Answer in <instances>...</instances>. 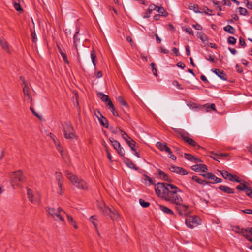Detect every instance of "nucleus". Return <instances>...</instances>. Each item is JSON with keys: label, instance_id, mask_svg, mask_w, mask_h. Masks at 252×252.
Masks as SVG:
<instances>
[{"label": "nucleus", "instance_id": "f257e3e1", "mask_svg": "<svg viewBox=\"0 0 252 252\" xmlns=\"http://www.w3.org/2000/svg\"><path fill=\"white\" fill-rule=\"evenodd\" d=\"M157 196L167 201L175 204L176 210L180 215L188 216L190 212L188 210V206L182 204L183 199L178 194L182 192L176 186L166 183H158L155 186Z\"/></svg>", "mask_w": 252, "mask_h": 252}, {"label": "nucleus", "instance_id": "f03ea898", "mask_svg": "<svg viewBox=\"0 0 252 252\" xmlns=\"http://www.w3.org/2000/svg\"><path fill=\"white\" fill-rule=\"evenodd\" d=\"M66 176L70 180L71 183L77 188L82 189H87V187L86 182L76 176L73 175L69 171H66Z\"/></svg>", "mask_w": 252, "mask_h": 252}, {"label": "nucleus", "instance_id": "7ed1b4c3", "mask_svg": "<svg viewBox=\"0 0 252 252\" xmlns=\"http://www.w3.org/2000/svg\"><path fill=\"white\" fill-rule=\"evenodd\" d=\"M174 130L176 133L180 136L184 141L187 142L189 145L193 146V147H197L198 148H200V146H199L195 141L189 137L190 134L184 130H179L177 129H174Z\"/></svg>", "mask_w": 252, "mask_h": 252}, {"label": "nucleus", "instance_id": "20e7f679", "mask_svg": "<svg viewBox=\"0 0 252 252\" xmlns=\"http://www.w3.org/2000/svg\"><path fill=\"white\" fill-rule=\"evenodd\" d=\"M10 183L14 189L15 186H18L19 183L24 181V177L21 170L12 172L9 175Z\"/></svg>", "mask_w": 252, "mask_h": 252}, {"label": "nucleus", "instance_id": "39448f33", "mask_svg": "<svg viewBox=\"0 0 252 252\" xmlns=\"http://www.w3.org/2000/svg\"><path fill=\"white\" fill-rule=\"evenodd\" d=\"M64 136L67 139H73L75 136V131L71 124L69 122H64L62 125Z\"/></svg>", "mask_w": 252, "mask_h": 252}, {"label": "nucleus", "instance_id": "423d86ee", "mask_svg": "<svg viewBox=\"0 0 252 252\" xmlns=\"http://www.w3.org/2000/svg\"><path fill=\"white\" fill-rule=\"evenodd\" d=\"M200 221V218L197 216H189L186 219V224L188 227L193 228L199 224Z\"/></svg>", "mask_w": 252, "mask_h": 252}, {"label": "nucleus", "instance_id": "0eeeda50", "mask_svg": "<svg viewBox=\"0 0 252 252\" xmlns=\"http://www.w3.org/2000/svg\"><path fill=\"white\" fill-rule=\"evenodd\" d=\"M46 210L55 220L58 221H62L63 222L64 221V219L62 214L58 213L55 209L50 207H46Z\"/></svg>", "mask_w": 252, "mask_h": 252}, {"label": "nucleus", "instance_id": "6e6552de", "mask_svg": "<svg viewBox=\"0 0 252 252\" xmlns=\"http://www.w3.org/2000/svg\"><path fill=\"white\" fill-rule=\"evenodd\" d=\"M27 194L28 196V198L29 200L33 204H35L36 203H38L39 201V195L38 193L36 194H33L32 190L27 188Z\"/></svg>", "mask_w": 252, "mask_h": 252}, {"label": "nucleus", "instance_id": "1a4fd4ad", "mask_svg": "<svg viewBox=\"0 0 252 252\" xmlns=\"http://www.w3.org/2000/svg\"><path fill=\"white\" fill-rule=\"evenodd\" d=\"M237 189L243 191L245 192L246 194L248 196V194L252 191V189L247 185V183L246 182H241L240 185L236 186Z\"/></svg>", "mask_w": 252, "mask_h": 252}, {"label": "nucleus", "instance_id": "9d476101", "mask_svg": "<svg viewBox=\"0 0 252 252\" xmlns=\"http://www.w3.org/2000/svg\"><path fill=\"white\" fill-rule=\"evenodd\" d=\"M156 146L161 151L166 152L169 154H171L172 153L171 150L167 146V144L165 143H162L160 142H158L156 143Z\"/></svg>", "mask_w": 252, "mask_h": 252}, {"label": "nucleus", "instance_id": "9b49d317", "mask_svg": "<svg viewBox=\"0 0 252 252\" xmlns=\"http://www.w3.org/2000/svg\"><path fill=\"white\" fill-rule=\"evenodd\" d=\"M97 206L104 215L107 214L108 212H111V208L105 206V203L102 201H97Z\"/></svg>", "mask_w": 252, "mask_h": 252}, {"label": "nucleus", "instance_id": "f8f14e48", "mask_svg": "<svg viewBox=\"0 0 252 252\" xmlns=\"http://www.w3.org/2000/svg\"><path fill=\"white\" fill-rule=\"evenodd\" d=\"M169 169L171 171L180 175H185L188 174V172L186 170L180 167L172 165L169 168Z\"/></svg>", "mask_w": 252, "mask_h": 252}, {"label": "nucleus", "instance_id": "ddd939ff", "mask_svg": "<svg viewBox=\"0 0 252 252\" xmlns=\"http://www.w3.org/2000/svg\"><path fill=\"white\" fill-rule=\"evenodd\" d=\"M97 113L100 115L99 118L97 117L100 124L104 127L106 128H109V122L108 120L104 117L99 111H97Z\"/></svg>", "mask_w": 252, "mask_h": 252}, {"label": "nucleus", "instance_id": "4468645a", "mask_svg": "<svg viewBox=\"0 0 252 252\" xmlns=\"http://www.w3.org/2000/svg\"><path fill=\"white\" fill-rule=\"evenodd\" d=\"M240 233L249 241L252 242V228H248L247 229H242Z\"/></svg>", "mask_w": 252, "mask_h": 252}, {"label": "nucleus", "instance_id": "2eb2a0df", "mask_svg": "<svg viewBox=\"0 0 252 252\" xmlns=\"http://www.w3.org/2000/svg\"><path fill=\"white\" fill-rule=\"evenodd\" d=\"M211 70L221 79L224 81L227 80V75L223 71L219 69H213Z\"/></svg>", "mask_w": 252, "mask_h": 252}, {"label": "nucleus", "instance_id": "dca6fc26", "mask_svg": "<svg viewBox=\"0 0 252 252\" xmlns=\"http://www.w3.org/2000/svg\"><path fill=\"white\" fill-rule=\"evenodd\" d=\"M191 169L196 172H206L208 169L205 164H196L191 166Z\"/></svg>", "mask_w": 252, "mask_h": 252}, {"label": "nucleus", "instance_id": "f3484780", "mask_svg": "<svg viewBox=\"0 0 252 252\" xmlns=\"http://www.w3.org/2000/svg\"><path fill=\"white\" fill-rule=\"evenodd\" d=\"M218 189L222 191L228 193V194H233L234 193V189L230 188L227 186L220 185Z\"/></svg>", "mask_w": 252, "mask_h": 252}, {"label": "nucleus", "instance_id": "a211bd4d", "mask_svg": "<svg viewBox=\"0 0 252 252\" xmlns=\"http://www.w3.org/2000/svg\"><path fill=\"white\" fill-rule=\"evenodd\" d=\"M105 215H109L113 220H117L119 218V214L117 210L111 208V212H108Z\"/></svg>", "mask_w": 252, "mask_h": 252}, {"label": "nucleus", "instance_id": "6ab92c4d", "mask_svg": "<svg viewBox=\"0 0 252 252\" xmlns=\"http://www.w3.org/2000/svg\"><path fill=\"white\" fill-rule=\"evenodd\" d=\"M50 137L53 139L55 146L57 147V148L58 149V151L60 152L63 158L64 155L63 154V151L62 150V148L60 146V145L58 140L55 138V136L54 135H52V133H50Z\"/></svg>", "mask_w": 252, "mask_h": 252}, {"label": "nucleus", "instance_id": "aec40b11", "mask_svg": "<svg viewBox=\"0 0 252 252\" xmlns=\"http://www.w3.org/2000/svg\"><path fill=\"white\" fill-rule=\"evenodd\" d=\"M79 33V30H78L75 33L73 36V42H74V45L76 49V51L78 54V57H79V55L78 51V45L79 43L80 39L78 37V34Z\"/></svg>", "mask_w": 252, "mask_h": 252}, {"label": "nucleus", "instance_id": "412c9836", "mask_svg": "<svg viewBox=\"0 0 252 252\" xmlns=\"http://www.w3.org/2000/svg\"><path fill=\"white\" fill-rule=\"evenodd\" d=\"M211 154L214 155V156H211L210 157L213 159L219 161L218 159L220 158V157H226L228 156L227 154L223 153H215L214 152H211Z\"/></svg>", "mask_w": 252, "mask_h": 252}, {"label": "nucleus", "instance_id": "4be33fe9", "mask_svg": "<svg viewBox=\"0 0 252 252\" xmlns=\"http://www.w3.org/2000/svg\"><path fill=\"white\" fill-rule=\"evenodd\" d=\"M158 207H159V209L160 210H161L164 213L167 214L174 215L173 211L172 210H171L170 209L168 208V207L164 206L162 205H159Z\"/></svg>", "mask_w": 252, "mask_h": 252}, {"label": "nucleus", "instance_id": "5701e85b", "mask_svg": "<svg viewBox=\"0 0 252 252\" xmlns=\"http://www.w3.org/2000/svg\"><path fill=\"white\" fill-rule=\"evenodd\" d=\"M97 96L101 99L102 101L107 103L108 100H109V96L101 92L97 93Z\"/></svg>", "mask_w": 252, "mask_h": 252}, {"label": "nucleus", "instance_id": "b1692460", "mask_svg": "<svg viewBox=\"0 0 252 252\" xmlns=\"http://www.w3.org/2000/svg\"><path fill=\"white\" fill-rule=\"evenodd\" d=\"M197 36L199 38L203 43L205 41H208L207 36L202 32H198L197 33Z\"/></svg>", "mask_w": 252, "mask_h": 252}, {"label": "nucleus", "instance_id": "393cba45", "mask_svg": "<svg viewBox=\"0 0 252 252\" xmlns=\"http://www.w3.org/2000/svg\"><path fill=\"white\" fill-rule=\"evenodd\" d=\"M109 140L112 143L113 147L116 151L121 146L120 143L118 141L114 140V138H110Z\"/></svg>", "mask_w": 252, "mask_h": 252}, {"label": "nucleus", "instance_id": "a878e982", "mask_svg": "<svg viewBox=\"0 0 252 252\" xmlns=\"http://www.w3.org/2000/svg\"><path fill=\"white\" fill-rule=\"evenodd\" d=\"M203 107L205 109L206 111H210V109L217 111L215 109V105L214 103H207L203 105Z\"/></svg>", "mask_w": 252, "mask_h": 252}, {"label": "nucleus", "instance_id": "bb28decb", "mask_svg": "<svg viewBox=\"0 0 252 252\" xmlns=\"http://www.w3.org/2000/svg\"><path fill=\"white\" fill-rule=\"evenodd\" d=\"M223 30L229 33L233 34L235 32V29L231 25H228L223 28Z\"/></svg>", "mask_w": 252, "mask_h": 252}, {"label": "nucleus", "instance_id": "cd10ccee", "mask_svg": "<svg viewBox=\"0 0 252 252\" xmlns=\"http://www.w3.org/2000/svg\"><path fill=\"white\" fill-rule=\"evenodd\" d=\"M58 50H59V53H60L61 56L63 58V60L64 61V62L67 63V64H69V62L68 61V60H67V56L65 54V53H64L61 49V47L59 46H58Z\"/></svg>", "mask_w": 252, "mask_h": 252}, {"label": "nucleus", "instance_id": "c85d7f7f", "mask_svg": "<svg viewBox=\"0 0 252 252\" xmlns=\"http://www.w3.org/2000/svg\"><path fill=\"white\" fill-rule=\"evenodd\" d=\"M63 178L62 175L61 173L56 172V179L58 181V186L59 188H61L62 186V182H61V180Z\"/></svg>", "mask_w": 252, "mask_h": 252}, {"label": "nucleus", "instance_id": "c756f323", "mask_svg": "<svg viewBox=\"0 0 252 252\" xmlns=\"http://www.w3.org/2000/svg\"><path fill=\"white\" fill-rule=\"evenodd\" d=\"M158 172L159 176L162 179H163L164 181H170L168 175L166 174H165L163 171L159 169L158 170Z\"/></svg>", "mask_w": 252, "mask_h": 252}, {"label": "nucleus", "instance_id": "7c9ffc66", "mask_svg": "<svg viewBox=\"0 0 252 252\" xmlns=\"http://www.w3.org/2000/svg\"><path fill=\"white\" fill-rule=\"evenodd\" d=\"M90 55H91V60H92L93 64L94 66L95 67L96 66V53H95V52L94 49H93L91 52Z\"/></svg>", "mask_w": 252, "mask_h": 252}, {"label": "nucleus", "instance_id": "2f4dec72", "mask_svg": "<svg viewBox=\"0 0 252 252\" xmlns=\"http://www.w3.org/2000/svg\"><path fill=\"white\" fill-rule=\"evenodd\" d=\"M157 12L161 14L162 16L163 17H166L168 15L166 10L162 6H158Z\"/></svg>", "mask_w": 252, "mask_h": 252}, {"label": "nucleus", "instance_id": "473e14b6", "mask_svg": "<svg viewBox=\"0 0 252 252\" xmlns=\"http://www.w3.org/2000/svg\"><path fill=\"white\" fill-rule=\"evenodd\" d=\"M29 88H28L27 84H25V85L23 87V91L24 94L27 97V98L28 99L31 100V97L29 93Z\"/></svg>", "mask_w": 252, "mask_h": 252}, {"label": "nucleus", "instance_id": "72a5a7b5", "mask_svg": "<svg viewBox=\"0 0 252 252\" xmlns=\"http://www.w3.org/2000/svg\"><path fill=\"white\" fill-rule=\"evenodd\" d=\"M0 44L2 46V48L7 52L10 53V49L8 43L6 41L2 40Z\"/></svg>", "mask_w": 252, "mask_h": 252}, {"label": "nucleus", "instance_id": "f704fd0d", "mask_svg": "<svg viewBox=\"0 0 252 252\" xmlns=\"http://www.w3.org/2000/svg\"><path fill=\"white\" fill-rule=\"evenodd\" d=\"M126 143L132 151H135V147L136 143L132 139L128 140Z\"/></svg>", "mask_w": 252, "mask_h": 252}, {"label": "nucleus", "instance_id": "c9c22d12", "mask_svg": "<svg viewBox=\"0 0 252 252\" xmlns=\"http://www.w3.org/2000/svg\"><path fill=\"white\" fill-rule=\"evenodd\" d=\"M126 164L128 167L131 169H134L135 170H137V167L135 164L131 160L127 159V162H126Z\"/></svg>", "mask_w": 252, "mask_h": 252}, {"label": "nucleus", "instance_id": "e433bc0d", "mask_svg": "<svg viewBox=\"0 0 252 252\" xmlns=\"http://www.w3.org/2000/svg\"><path fill=\"white\" fill-rule=\"evenodd\" d=\"M227 42L229 44L234 45L236 43V39L232 36H229L227 38Z\"/></svg>", "mask_w": 252, "mask_h": 252}, {"label": "nucleus", "instance_id": "4c0bfd02", "mask_svg": "<svg viewBox=\"0 0 252 252\" xmlns=\"http://www.w3.org/2000/svg\"><path fill=\"white\" fill-rule=\"evenodd\" d=\"M151 66L152 67V70L153 75L155 76H157L158 73H157V69L156 67V64L154 63H151Z\"/></svg>", "mask_w": 252, "mask_h": 252}, {"label": "nucleus", "instance_id": "58836bf2", "mask_svg": "<svg viewBox=\"0 0 252 252\" xmlns=\"http://www.w3.org/2000/svg\"><path fill=\"white\" fill-rule=\"evenodd\" d=\"M139 203L141 206L143 207H148L150 205V203L148 202H146L144 200L140 199H139Z\"/></svg>", "mask_w": 252, "mask_h": 252}, {"label": "nucleus", "instance_id": "ea45409f", "mask_svg": "<svg viewBox=\"0 0 252 252\" xmlns=\"http://www.w3.org/2000/svg\"><path fill=\"white\" fill-rule=\"evenodd\" d=\"M118 100L119 102V103L121 105H123L124 106H125V107L128 106V105H127V103H126V102L125 100H124L123 98L121 96H119L118 97Z\"/></svg>", "mask_w": 252, "mask_h": 252}, {"label": "nucleus", "instance_id": "a19ab883", "mask_svg": "<svg viewBox=\"0 0 252 252\" xmlns=\"http://www.w3.org/2000/svg\"><path fill=\"white\" fill-rule=\"evenodd\" d=\"M184 156H185V158L187 159L190 160V161H193V159L195 158L194 156H192V155H191L190 154H188V153H185Z\"/></svg>", "mask_w": 252, "mask_h": 252}, {"label": "nucleus", "instance_id": "79ce46f5", "mask_svg": "<svg viewBox=\"0 0 252 252\" xmlns=\"http://www.w3.org/2000/svg\"><path fill=\"white\" fill-rule=\"evenodd\" d=\"M13 3H14V7L17 11H18L19 12L23 11V9L21 8L19 3H17L16 2H14Z\"/></svg>", "mask_w": 252, "mask_h": 252}, {"label": "nucleus", "instance_id": "37998d69", "mask_svg": "<svg viewBox=\"0 0 252 252\" xmlns=\"http://www.w3.org/2000/svg\"><path fill=\"white\" fill-rule=\"evenodd\" d=\"M110 129L111 132L114 134H117L119 132H123V131L118 127H111Z\"/></svg>", "mask_w": 252, "mask_h": 252}, {"label": "nucleus", "instance_id": "c03bdc74", "mask_svg": "<svg viewBox=\"0 0 252 252\" xmlns=\"http://www.w3.org/2000/svg\"><path fill=\"white\" fill-rule=\"evenodd\" d=\"M220 173L221 174L222 177L225 179H227L229 177V175H230V173H229L226 171L224 170L220 171Z\"/></svg>", "mask_w": 252, "mask_h": 252}, {"label": "nucleus", "instance_id": "a18cd8bd", "mask_svg": "<svg viewBox=\"0 0 252 252\" xmlns=\"http://www.w3.org/2000/svg\"><path fill=\"white\" fill-rule=\"evenodd\" d=\"M118 153L119 155L123 157L125 155V150L124 148L122 147H120L117 150Z\"/></svg>", "mask_w": 252, "mask_h": 252}, {"label": "nucleus", "instance_id": "49530a36", "mask_svg": "<svg viewBox=\"0 0 252 252\" xmlns=\"http://www.w3.org/2000/svg\"><path fill=\"white\" fill-rule=\"evenodd\" d=\"M158 6L156 5L155 4H151L148 8L149 11L152 12L154 10H156L157 11V9Z\"/></svg>", "mask_w": 252, "mask_h": 252}, {"label": "nucleus", "instance_id": "de8ad7c7", "mask_svg": "<svg viewBox=\"0 0 252 252\" xmlns=\"http://www.w3.org/2000/svg\"><path fill=\"white\" fill-rule=\"evenodd\" d=\"M205 59L208 60L210 61V62L212 63H215L216 61L215 60V56H212L211 55H209L208 56L205 57Z\"/></svg>", "mask_w": 252, "mask_h": 252}, {"label": "nucleus", "instance_id": "09e8293b", "mask_svg": "<svg viewBox=\"0 0 252 252\" xmlns=\"http://www.w3.org/2000/svg\"><path fill=\"white\" fill-rule=\"evenodd\" d=\"M144 180L148 181L149 182L150 185L154 184V183L153 182V180L151 178H150V177H149L148 175H147L146 174L144 175Z\"/></svg>", "mask_w": 252, "mask_h": 252}, {"label": "nucleus", "instance_id": "8fccbe9b", "mask_svg": "<svg viewBox=\"0 0 252 252\" xmlns=\"http://www.w3.org/2000/svg\"><path fill=\"white\" fill-rule=\"evenodd\" d=\"M239 13L241 15H246L248 12L247 10L245 8L239 7Z\"/></svg>", "mask_w": 252, "mask_h": 252}, {"label": "nucleus", "instance_id": "3c124183", "mask_svg": "<svg viewBox=\"0 0 252 252\" xmlns=\"http://www.w3.org/2000/svg\"><path fill=\"white\" fill-rule=\"evenodd\" d=\"M203 12L205 13L206 14H208L209 15H213L212 14V10H210L207 7H205L203 8Z\"/></svg>", "mask_w": 252, "mask_h": 252}, {"label": "nucleus", "instance_id": "603ef678", "mask_svg": "<svg viewBox=\"0 0 252 252\" xmlns=\"http://www.w3.org/2000/svg\"><path fill=\"white\" fill-rule=\"evenodd\" d=\"M244 3L246 4V6L248 9L252 10V2H250L248 0H244Z\"/></svg>", "mask_w": 252, "mask_h": 252}, {"label": "nucleus", "instance_id": "864d4df0", "mask_svg": "<svg viewBox=\"0 0 252 252\" xmlns=\"http://www.w3.org/2000/svg\"><path fill=\"white\" fill-rule=\"evenodd\" d=\"M31 36H32V41L34 43H35L37 41V38L36 37V33H35V31L34 32H32Z\"/></svg>", "mask_w": 252, "mask_h": 252}, {"label": "nucleus", "instance_id": "5fc2aeb1", "mask_svg": "<svg viewBox=\"0 0 252 252\" xmlns=\"http://www.w3.org/2000/svg\"><path fill=\"white\" fill-rule=\"evenodd\" d=\"M122 137L124 140H126V142L128 141V140L132 139L126 132H124L122 134Z\"/></svg>", "mask_w": 252, "mask_h": 252}, {"label": "nucleus", "instance_id": "6e6d98bb", "mask_svg": "<svg viewBox=\"0 0 252 252\" xmlns=\"http://www.w3.org/2000/svg\"><path fill=\"white\" fill-rule=\"evenodd\" d=\"M215 181H210L211 184L218 183H221L222 182V180L220 178H218L216 176H215Z\"/></svg>", "mask_w": 252, "mask_h": 252}, {"label": "nucleus", "instance_id": "4d7b16f0", "mask_svg": "<svg viewBox=\"0 0 252 252\" xmlns=\"http://www.w3.org/2000/svg\"><path fill=\"white\" fill-rule=\"evenodd\" d=\"M95 220H96V218H95L94 216H92L90 218V220L92 222V223L94 224V225L96 228L97 225H96V222H95Z\"/></svg>", "mask_w": 252, "mask_h": 252}, {"label": "nucleus", "instance_id": "13d9d810", "mask_svg": "<svg viewBox=\"0 0 252 252\" xmlns=\"http://www.w3.org/2000/svg\"><path fill=\"white\" fill-rule=\"evenodd\" d=\"M95 220H96V218H95L94 216H92L90 218V220L92 222V223L94 224V225L96 228L97 225H96V222H95Z\"/></svg>", "mask_w": 252, "mask_h": 252}, {"label": "nucleus", "instance_id": "bf43d9fd", "mask_svg": "<svg viewBox=\"0 0 252 252\" xmlns=\"http://www.w3.org/2000/svg\"><path fill=\"white\" fill-rule=\"evenodd\" d=\"M192 7L193 8V10L195 13H200L201 12L198 10V6L197 5H194L189 7L190 9H192Z\"/></svg>", "mask_w": 252, "mask_h": 252}, {"label": "nucleus", "instance_id": "052dcab7", "mask_svg": "<svg viewBox=\"0 0 252 252\" xmlns=\"http://www.w3.org/2000/svg\"><path fill=\"white\" fill-rule=\"evenodd\" d=\"M191 179L195 181V182H196L197 183L200 184V182H201V179H200V178H199L198 177H197V176H193L192 177H191Z\"/></svg>", "mask_w": 252, "mask_h": 252}, {"label": "nucleus", "instance_id": "680f3d73", "mask_svg": "<svg viewBox=\"0 0 252 252\" xmlns=\"http://www.w3.org/2000/svg\"><path fill=\"white\" fill-rule=\"evenodd\" d=\"M215 175L211 172L209 173V175L207 176V179L211 180V181H215Z\"/></svg>", "mask_w": 252, "mask_h": 252}, {"label": "nucleus", "instance_id": "e2e57ef3", "mask_svg": "<svg viewBox=\"0 0 252 252\" xmlns=\"http://www.w3.org/2000/svg\"><path fill=\"white\" fill-rule=\"evenodd\" d=\"M239 44L242 46H243V47H246V44L245 43V40L242 38V37H240L239 38Z\"/></svg>", "mask_w": 252, "mask_h": 252}, {"label": "nucleus", "instance_id": "0e129e2a", "mask_svg": "<svg viewBox=\"0 0 252 252\" xmlns=\"http://www.w3.org/2000/svg\"><path fill=\"white\" fill-rule=\"evenodd\" d=\"M185 31L187 32L190 35H193V32L190 27H187L186 28Z\"/></svg>", "mask_w": 252, "mask_h": 252}, {"label": "nucleus", "instance_id": "69168bd1", "mask_svg": "<svg viewBox=\"0 0 252 252\" xmlns=\"http://www.w3.org/2000/svg\"><path fill=\"white\" fill-rule=\"evenodd\" d=\"M66 217H67V220H68V221H69V222L71 224H73L74 223V221L73 220L72 217H71V216H70L69 215H68L67 214H66Z\"/></svg>", "mask_w": 252, "mask_h": 252}, {"label": "nucleus", "instance_id": "338daca9", "mask_svg": "<svg viewBox=\"0 0 252 252\" xmlns=\"http://www.w3.org/2000/svg\"><path fill=\"white\" fill-rule=\"evenodd\" d=\"M110 109L111 111L112 112V113H113V115L114 116H119L118 113L115 110L114 106H113V108H110Z\"/></svg>", "mask_w": 252, "mask_h": 252}, {"label": "nucleus", "instance_id": "774afa93", "mask_svg": "<svg viewBox=\"0 0 252 252\" xmlns=\"http://www.w3.org/2000/svg\"><path fill=\"white\" fill-rule=\"evenodd\" d=\"M236 69L239 73H242L243 72V68L238 64L236 65Z\"/></svg>", "mask_w": 252, "mask_h": 252}]
</instances>
